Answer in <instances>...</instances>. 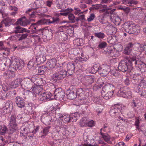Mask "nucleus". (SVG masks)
Returning a JSON list of instances; mask_svg holds the SVG:
<instances>
[{
    "mask_svg": "<svg viewBox=\"0 0 146 146\" xmlns=\"http://www.w3.org/2000/svg\"><path fill=\"white\" fill-rule=\"evenodd\" d=\"M9 132L8 137L9 138L13 137V134L17 129V125L16 122V115H11L9 121Z\"/></svg>",
    "mask_w": 146,
    "mask_h": 146,
    "instance_id": "obj_3",
    "label": "nucleus"
},
{
    "mask_svg": "<svg viewBox=\"0 0 146 146\" xmlns=\"http://www.w3.org/2000/svg\"><path fill=\"white\" fill-rule=\"evenodd\" d=\"M67 75L66 71L64 70H62L53 74L51 76V79L56 82H58L66 77Z\"/></svg>",
    "mask_w": 146,
    "mask_h": 146,
    "instance_id": "obj_4",
    "label": "nucleus"
},
{
    "mask_svg": "<svg viewBox=\"0 0 146 146\" xmlns=\"http://www.w3.org/2000/svg\"><path fill=\"white\" fill-rule=\"evenodd\" d=\"M9 9L11 10L14 11L12 12L11 14L12 15H15L17 13L16 11L18 10V8L15 6H10L9 7Z\"/></svg>",
    "mask_w": 146,
    "mask_h": 146,
    "instance_id": "obj_51",
    "label": "nucleus"
},
{
    "mask_svg": "<svg viewBox=\"0 0 146 146\" xmlns=\"http://www.w3.org/2000/svg\"><path fill=\"white\" fill-rule=\"evenodd\" d=\"M38 65L35 58H33L30 60L27 65L28 68L31 70L36 69Z\"/></svg>",
    "mask_w": 146,
    "mask_h": 146,
    "instance_id": "obj_15",
    "label": "nucleus"
},
{
    "mask_svg": "<svg viewBox=\"0 0 146 146\" xmlns=\"http://www.w3.org/2000/svg\"><path fill=\"white\" fill-rule=\"evenodd\" d=\"M73 86L70 87L69 90H68L66 92L67 98L70 100H73L77 96V90L75 88L71 90Z\"/></svg>",
    "mask_w": 146,
    "mask_h": 146,
    "instance_id": "obj_11",
    "label": "nucleus"
},
{
    "mask_svg": "<svg viewBox=\"0 0 146 146\" xmlns=\"http://www.w3.org/2000/svg\"><path fill=\"white\" fill-rule=\"evenodd\" d=\"M125 92V98H130L132 96V94L131 92V90L128 87L126 90Z\"/></svg>",
    "mask_w": 146,
    "mask_h": 146,
    "instance_id": "obj_44",
    "label": "nucleus"
},
{
    "mask_svg": "<svg viewBox=\"0 0 146 146\" xmlns=\"http://www.w3.org/2000/svg\"><path fill=\"white\" fill-rule=\"evenodd\" d=\"M137 92L141 96L146 98V89H137Z\"/></svg>",
    "mask_w": 146,
    "mask_h": 146,
    "instance_id": "obj_40",
    "label": "nucleus"
},
{
    "mask_svg": "<svg viewBox=\"0 0 146 146\" xmlns=\"http://www.w3.org/2000/svg\"><path fill=\"white\" fill-rule=\"evenodd\" d=\"M75 68V67L74 63L71 62L68 64L67 68L68 72L69 75H71L74 72Z\"/></svg>",
    "mask_w": 146,
    "mask_h": 146,
    "instance_id": "obj_22",
    "label": "nucleus"
},
{
    "mask_svg": "<svg viewBox=\"0 0 146 146\" xmlns=\"http://www.w3.org/2000/svg\"><path fill=\"white\" fill-rule=\"evenodd\" d=\"M140 27L137 25H135L134 23V25H133V28L129 32V34L137 35V34L140 32Z\"/></svg>",
    "mask_w": 146,
    "mask_h": 146,
    "instance_id": "obj_23",
    "label": "nucleus"
},
{
    "mask_svg": "<svg viewBox=\"0 0 146 146\" xmlns=\"http://www.w3.org/2000/svg\"><path fill=\"white\" fill-rule=\"evenodd\" d=\"M15 30L14 31L15 33H23L24 32L29 33L30 31L27 30V29L25 28H22L20 26H17L15 27Z\"/></svg>",
    "mask_w": 146,
    "mask_h": 146,
    "instance_id": "obj_27",
    "label": "nucleus"
},
{
    "mask_svg": "<svg viewBox=\"0 0 146 146\" xmlns=\"http://www.w3.org/2000/svg\"><path fill=\"white\" fill-rule=\"evenodd\" d=\"M116 87L118 89L120 88V89L118 90L117 92V95L118 96L125 98V90L127 88V87L125 86L123 87H121L122 85L121 84L116 85Z\"/></svg>",
    "mask_w": 146,
    "mask_h": 146,
    "instance_id": "obj_17",
    "label": "nucleus"
},
{
    "mask_svg": "<svg viewBox=\"0 0 146 146\" xmlns=\"http://www.w3.org/2000/svg\"><path fill=\"white\" fill-rule=\"evenodd\" d=\"M40 3L39 1H35L33 4L31 6L32 9H29L28 10L26 11V13L27 14H29L32 17H33L35 16V15H36L37 13H44V12H46L47 9L45 7H41L40 9H39V11L37 12L36 11H35L31 12L33 9L36 10L38 9H39L40 7Z\"/></svg>",
    "mask_w": 146,
    "mask_h": 146,
    "instance_id": "obj_2",
    "label": "nucleus"
},
{
    "mask_svg": "<svg viewBox=\"0 0 146 146\" xmlns=\"http://www.w3.org/2000/svg\"><path fill=\"white\" fill-rule=\"evenodd\" d=\"M39 97H38L39 100L41 101H43L47 100L46 97V95H45L44 93L40 94L39 96Z\"/></svg>",
    "mask_w": 146,
    "mask_h": 146,
    "instance_id": "obj_57",
    "label": "nucleus"
},
{
    "mask_svg": "<svg viewBox=\"0 0 146 146\" xmlns=\"http://www.w3.org/2000/svg\"><path fill=\"white\" fill-rule=\"evenodd\" d=\"M68 18L70 21V22L71 23H74L76 22V18L73 14L70 13L68 16Z\"/></svg>",
    "mask_w": 146,
    "mask_h": 146,
    "instance_id": "obj_41",
    "label": "nucleus"
},
{
    "mask_svg": "<svg viewBox=\"0 0 146 146\" xmlns=\"http://www.w3.org/2000/svg\"><path fill=\"white\" fill-rule=\"evenodd\" d=\"M25 101L24 99L20 96H17L15 98V102L16 104H18L21 102H24Z\"/></svg>",
    "mask_w": 146,
    "mask_h": 146,
    "instance_id": "obj_56",
    "label": "nucleus"
},
{
    "mask_svg": "<svg viewBox=\"0 0 146 146\" xmlns=\"http://www.w3.org/2000/svg\"><path fill=\"white\" fill-rule=\"evenodd\" d=\"M74 10H75V11H74V13L76 15L78 14H80L84 12V11L81 12V10L78 8H74Z\"/></svg>",
    "mask_w": 146,
    "mask_h": 146,
    "instance_id": "obj_63",
    "label": "nucleus"
},
{
    "mask_svg": "<svg viewBox=\"0 0 146 146\" xmlns=\"http://www.w3.org/2000/svg\"><path fill=\"white\" fill-rule=\"evenodd\" d=\"M87 126L90 127H92L94 125V121L93 120H90L88 119V122L87 123Z\"/></svg>",
    "mask_w": 146,
    "mask_h": 146,
    "instance_id": "obj_62",
    "label": "nucleus"
},
{
    "mask_svg": "<svg viewBox=\"0 0 146 146\" xmlns=\"http://www.w3.org/2000/svg\"><path fill=\"white\" fill-rule=\"evenodd\" d=\"M132 50L130 48H129L126 47L124 50V53L126 54L129 55L131 54V53Z\"/></svg>",
    "mask_w": 146,
    "mask_h": 146,
    "instance_id": "obj_54",
    "label": "nucleus"
},
{
    "mask_svg": "<svg viewBox=\"0 0 146 146\" xmlns=\"http://www.w3.org/2000/svg\"><path fill=\"white\" fill-rule=\"evenodd\" d=\"M114 17H115V25H120L121 22L122 21V19H121L118 15H117L116 17L115 16Z\"/></svg>",
    "mask_w": 146,
    "mask_h": 146,
    "instance_id": "obj_48",
    "label": "nucleus"
},
{
    "mask_svg": "<svg viewBox=\"0 0 146 146\" xmlns=\"http://www.w3.org/2000/svg\"><path fill=\"white\" fill-rule=\"evenodd\" d=\"M22 81V79L20 78H18L14 80L10 84V86L11 88H15L19 87L21 84Z\"/></svg>",
    "mask_w": 146,
    "mask_h": 146,
    "instance_id": "obj_18",
    "label": "nucleus"
},
{
    "mask_svg": "<svg viewBox=\"0 0 146 146\" xmlns=\"http://www.w3.org/2000/svg\"><path fill=\"white\" fill-rule=\"evenodd\" d=\"M55 90L53 91L54 98L55 97L56 100H61L64 97L65 93L64 91L60 88L56 89L53 86Z\"/></svg>",
    "mask_w": 146,
    "mask_h": 146,
    "instance_id": "obj_6",
    "label": "nucleus"
},
{
    "mask_svg": "<svg viewBox=\"0 0 146 146\" xmlns=\"http://www.w3.org/2000/svg\"><path fill=\"white\" fill-rule=\"evenodd\" d=\"M57 7L59 9H60L61 10L60 11V12L62 11H68L69 9V8H68L67 9H65V5H64L62 4H56Z\"/></svg>",
    "mask_w": 146,
    "mask_h": 146,
    "instance_id": "obj_39",
    "label": "nucleus"
},
{
    "mask_svg": "<svg viewBox=\"0 0 146 146\" xmlns=\"http://www.w3.org/2000/svg\"><path fill=\"white\" fill-rule=\"evenodd\" d=\"M133 25H134V23L131 22L127 21L123 24L121 25V27L126 32L129 34V32L133 28Z\"/></svg>",
    "mask_w": 146,
    "mask_h": 146,
    "instance_id": "obj_16",
    "label": "nucleus"
},
{
    "mask_svg": "<svg viewBox=\"0 0 146 146\" xmlns=\"http://www.w3.org/2000/svg\"><path fill=\"white\" fill-rule=\"evenodd\" d=\"M50 127L48 126L44 128L42 132H41L42 133V135L41 136V137H44L49 132V129Z\"/></svg>",
    "mask_w": 146,
    "mask_h": 146,
    "instance_id": "obj_47",
    "label": "nucleus"
},
{
    "mask_svg": "<svg viewBox=\"0 0 146 146\" xmlns=\"http://www.w3.org/2000/svg\"><path fill=\"white\" fill-rule=\"evenodd\" d=\"M129 66V67L132 70L133 68V65L134 64L137 67L138 63H140V60H139V56H134L131 58L129 60H126Z\"/></svg>",
    "mask_w": 146,
    "mask_h": 146,
    "instance_id": "obj_9",
    "label": "nucleus"
},
{
    "mask_svg": "<svg viewBox=\"0 0 146 146\" xmlns=\"http://www.w3.org/2000/svg\"><path fill=\"white\" fill-rule=\"evenodd\" d=\"M88 119L86 117L83 118L80 120V125L81 127H86Z\"/></svg>",
    "mask_w": 146,
    "mask_h": 146,
    "instance_id": "obj_32",
    "label": "nucleus"
},
{
    "mask_svg": "<svg viewBox=\"0 0 146 146\" xmlns=\"http://www.w3.org/2000/svg\"><path fill=\"white\" fill-rule=\"evenodd\" d=\"M34 86V84L32 81L29 78H26L23 80L21 86L25 89H28V90L31 91Z\"/></svg>",
    "mask_w": 146,
    "mask_h": 146,
    "instance_id": "obj_10",
    "label": "nucleus"
},
{
    "mask_svg": "<svg viewBox=\"0 0 146 146\" xmlns=\"http://www.w3.org/2000/svg\"><path fill=\"white\" fill-rule=\"evenodd\" d=\"M83 84L86 87L91 85L94 81V76H86L83 78Z\"/></svg>",
    "mask_w": 146,
    "mask_h": 146,
    "instance_id": "obj_13",
    "label": "nucleus"
},
{
    "mask_svg": "<svg viewBox=\"0 0 146 146\" xmlns=\"http://www.w3.org/2000/svg\"><path fill=\"white\" fill-rule=\"evenodd\" d=\"M128 4L127 5L129 6H131L132 4L136 5L137 3V2L136 1L133 0H129V2H127Z\"/></svg>",
    "mask_w": 146,
    "mask_h": 146,
    "instance_id": "obj_61",
    "label": "nucleus"
},
{
    "mask_svg": "<svg viewBox=\"0 0 146 146\" xmlns=\"http://www.w3.org/2000/svg\"><path fill=\"white\" fill-rule=\"evenodd\" d=\"M102 67V65H100L99 64H95L93 66V68L92 69L93 71L95 73L98 72H99V70L101 69V68Z\"/></svg>",
    "mask_w": 146,
    "mask_h": 146,
    "instance_id": "obj_36",
    "label": "nucleus"
},
{
    "mask_svg": "<svg viewBox=\"0 0 146 146\" xmlns=\"http://www.w3.org/2000/svg\"><path fill=\"white\" fill-rule=\"evenodd\" d=\"M20 135L21 136L26 137V135L29 132V129L28 127H25L24 126L21 127Z\"/></svg>",
    "mask_w": 146,
    "mask_h": 146,
    "instance_id": "obj_28",
    "label": "nucleus"
},
{
    "mask_svg": "<svg viewBox=\"0 0 146 146\" xmlns=\"http://www.w3.org/2000/svg\"><path fill=\"white\" fill-rule=\"evenodd\" d=\"M41 89L40 87H33L30 91L35 94V96H39V94L41 92Z\"/></svg>",
    "mask_w": 146,
    "mask_h": 146,
    "instance_id": "obj_26",
    "label": "nucleus"
},
{
    "mask_svg": "<svg viewBox=\"0 0 146 146\" xmlns=\"http://www.w3.org/2000/svg\"><path fill=\"white\" fill-rule=\"evenodd\" d=\"M102 7L103 5L101 4L93 5H92V6L90 8V9L91 10H97L99 9L102 8Z\"/></svg>",
    "mask_w": 146,
    "mask_h": 146,
    "instance_id": "obj_45",
    "label": "nucleus"
},
{
    "mask_svg": "<svg viewBox=\"0 0 146 146\" xmlns=\"http://www.w3.org/2000/svg\"><path fill=\"white\" fill-rule=\"evenodd\" d=\"M17 23L23 26H25L29 24V22L28 21L27 19H26L25 17H23L19 19L17 21Z\"/></svg>",
    "mask_w": 146,
    "mask_h": 146,
    "instance_id": "obj_21",
    "label": "nucleus"
},
{
    "mask_svg": "<svg viewBox=\"0 0 146 146\" xmlns=\"http://www.w3.org/2000/svg\"><path fill=\"white\" fill-rule=\"evenodd\" d=\"M121 106L119 104H116L111 107V109L110 111V115L112 117H115L119 116L121 114Z\"/></svg>",
    "mask_w": 146,
    "mask_h": 146,
    "instance_id": "obj_5",
    "label": "nucleus"
},
{
    "mask_svg": "<svg viewBox=\"0 0 146 146\" xmlns=\"http://www.w3.org/2000/svg\"><path fill=\"white\" fill-rule=\"evenodd\" d=\"M72 118H73L72 117H70V116L68 115H65L64 116L63 118L61 119V120L64 123H67L68 122H72Z\"/></svg>",
    "mask_w": 146,
    "mask_h": 146,
    "instance_id": "obj_35",
    "label": "nucleus"
},
{
    "mask_svg": "<svg viewBox=\"0 0 146 146\" xmlns=\"http://www.w3.org/2000/svg\"><path fill=\"white\" fill-rule=\"evenodd\" d=\"M119 52L116 49L111 48L110 53V55L111 56L116 57L119 56Z\"/></svg>",
    "mask_w": 146,
    "mask_h": 146,
    "instance_id": "obj_31",
    "label": "nucleus"
},
{
    "mask_svg": "<svg viewBox=\"0 0 146 146\" xmlns=\"http://www.w3.org/2000/svg\"><path fill=\"white\" fill-rule=\"evenodd\" d=\"M60 19L58 17H51L49 19H42L35 23V25L34 26L33 33H36L37 31L40 30L38 25H49L51 23L56 24L58 23Z\"/></svg>",
    "mask_w": 146,
    "mask_h": 146,
    "instance_id": "obj_1",
    "label": "nucleus"
},
{
    "mask_svg": "<svg viewBox=\"0 0 146 146\" xmlns=\"http://www.w3.org/2000/svg\"><path fill=\"white\" fill-rule=\"evenodd\" d=\"M107 45V43L105 42H100L98 46L99 48L102 49L104 48Z\"/></svg>",
    "mask_w": 146,
    "mask_h": 146,
    "instance_id": "obj_53",
    "label": "nucleus"
},
{
    "mask_svg": "<svg viewBox=\"0 0 146 146\" xmlns=\"http://www.w3.org/2000/svg\"><path fill=\"white\" fill-rule=\"evenodd\" d=\"M78 96L79 99L80 100H84L86 99V98L84 92L82 89H79L77 90V96Z\"/></svg>",
    "mask_w": 146,
    "mask_h": 146,
    "instance_id": "obj_24",
    "label": "nucleus"
},
{
    "mask_svg": "<svg viewBox=\"0 0 146 146\" xmlns=\"http://www.w3.org/2000/svg\"><path fill=\"white\" fill-rule=\"evenodd\" d=\"M113 93L112 92H104L103 91H102V96L106 100H108L111 98L112 96Z\"/></svg>",
    "mask_w": 146,
    "mask_h": 146,
    "instance_id": "obj_29",
    "label": "nucleus"
},
{
    "mask_svg": "<svg viewBox=\"0 0 146 146\" xmlns=\"http://www.w3.org/2000/svg\"><path fill=\"white\" fill-rule=\"evenodd\" d=\"M114 48L116 49L119 52L120 51L122 50L123 46L119 44H117L115 45Z\"/></svg>",
    "mask_w": 146,
    "mask_h": 146,
    "instance_id": "obj_55",
    "label": "nucleus"
},
{
    "mask_svg": "<svg viewBox=\"0 0 146 146\" xmlns=\"http://www.w3.org/2000/svg\"><path fill=\"white\" fill-rule=\"evenodd\" d=\"M38 80V86H42L46 83V82L44 78L42 77H41L40 78L37 80Z\"/></svg>",
    "mask_w": 146,
    "mask_h": 146,
    "instance_id": "obj_52",
    "label": "nucleus"
},
{
    "mask_svg": "<svg viewBox=\"0 0 146 146\" xmlns=\"http://www.w3.org/2000/svg\"><path fill=\"white\" fill-rule=\"evenodd\" d=\"M57 7L59 9H60L61 10L60 11V12L62 11H68L69 9V8H68L67 9H65V5H64L62 4H56Z\"/></svg>",
    "mask_w": 146,
    "mask_h": 146,
    "instance_id": "obj_38",
    "label": "nucleus"
},
{
    "mask_svg": "<svg viewBox=\"0 0 146 146\" xmlns=\"http://www.w3.org/2000/svg\"><path fill=\"white\" fill-rule=\"evenodd\" d=\"M129 66L127 60H122L119 63L118 68L119 71L123 72H130L131 70Z\"/></svg>",
    "mask_w": 146,
    "mask_h": 146,
    "instance_id": "obj_7",
    "label": "nucleus"
},
{
    "mask_svg": "<svg viewBox=\"0 0 146 146\" xmlns=\"http://www.w3.org/2000/svg\"><path fill=\"white\" fill-rule=\"evenodd\" d=\"M5 60H5L6 62L4 63L3 65H4L5 66H11V63L12 61L9 58H6Z\"/></svg>",
    "mask_w": 146,
    "mask_h": 146,
    "instance_id": "obj_58",
    "label": "nucleus"
},
{
    "mask_svg": "<svg viewBox=\"0 0 146 146\" xmlns=\"http://www.w3.org/2000/svg\"><path fill=\"white\" fill-rule=\"evenodd\" d=\"M100 134L102 136V138L105 141L108 143H110V137L109 135L107 133H104L101 132L100 133Z\"/></svg>",
    "mask_w": 146,
    "mask_h": 146,
    "instance_id": "obj_30",
    "label": "nucleus"
},
{
    "mask_svg": "<svg viewBox=\"0 0 146 146\" xmlns=\"http://www.w3.org/2000/svg\"><path fill=\"white\" fill-rule=\"evenodd\" d=\"M8 131L7 128L6 126L4 125L1 126L0 134L4 135Z\"/></svg>",
    "mask_w": 146,
    "mask_h": 146,
    "instance_id": "obj_33",
    "label": "nucleus"
},
{
    "mask_svg": "<svg viewBox=\"0 0 146 146\" xmlns=\"http://www.w3.org/2000/svg\"><path fill=\"white\" fill-rule=\"evenodd\" d=\"M146 89V81L144 80H141L137 87V89Z\"/></svg>",
    "mask_w": 146,
    "mask_h": 146,
    "instance_id": "obj_37",
    "label": "nucleus"
},
{
    "mask_svg": "<svg viewBox=\"0 0 146 146\" xmlns=\"http://www.w3.org/2000/svg\"><path fill=\"white\" fill-rule=\"evenodd\" d=\"M4 103V106L3 108L4 112L5 113H10L13 109V104L12 102L10 100H8Z\"/></svg>",
    "mask_w": 146,
    "mask_h": 146,
    "instance_id": "obj_12",
    "label": "nucleus"
},
{
    "mask_svg": "<svg viewBox=\"0 0 146 146\" xmlns=\"http://www.w3.org/2000/svg\"><path fill=\"white\" fill-rule=\"evenodd\" d=\"M113 86L111 84H107L105 85L102 88V91L104 92H112L113 93L114 90H113Z\"/></svg>",
    "mask_w": 146,
    "mask_h": 146,
    "instance_id": "obj_19",
    "label": "nucleus"
},
{
    "mask_svg": "<svg viewBox=\"0 0 146 146\" xmlns=\"http://www.w3.org/2000/svg\"><path fill=\"white\" fill-rule=\"evenodd\" d=\"M111 49V48L110 47L105 48L104 50L102 51V52L104 54H106L110 55V53Z\"/></svg>",
    "mask_w": 146,
    "mask_h": 146,
    "instance_id": "obj_60",
    "label": "nucleus"
},
{
    "mask_svg": "<svg viewBox=\"0 0 146 146\" xmlns=\"http://www.w3.org/2000/svg\"><path fill=\"white\" fill-rule=\"evenodd\" d=\"M146 67L145 64L144 63L141 61L140 60V63H138V65L137 66V67H138V70H144V68Z\"/></svg>",
    "mask_w": 146,
    "mask_h": 146,
    "instance_id": "obj_46",
    "label": "nucleus"
},
{
    "mask_svg": "<svg viewBox=\"0 0 146 146\" xmlns=\"http://www.w3.org/2000/svg\"><path fill=\"white\" fill-rule=\"evenodd\" d=\"M18 107L20 108H22L25 106V102H21L18 104H16Z\"/></svg>",
    "mask_w": 146,
    "mask_h": 146,
    "instance_id": "obj_64",
    "label": "nucleus"
},
{
    "mask_svg": "<svg viewBox=\"0 0 146 146\" xmlns=\"http://www.w3.org/2000/svg\"><path fill=\"white\" fill-rule=\"evenodd\" d=\"M35 58L38 65L43 63L46 59L45 56L42 54L37 56Z\"/></svg>",
    "mask_w": 146,
    "mask_h": 146,
    "instance_id": "obj_25",
    "label": "nucleus"
},
{
    "mask_svg": "<svg viewBox=\"0 0 146 146\" xmlns=\"http://www.w3.org/2000/svg\"><path fill=\"white\" fill-rule=\"evenodd\" d=\"M135 46L137 48V51L139 52L140 53L143 52L142 44L137 43L136 44H135Z\"/></svg>",
    "mask_w": 146,
    "mask_h": 146,
    "instance_id": "obj_43",
    "label": "nucleus"
},
{
    "mask_svg": "<svg viewBox=\"0 0 146 146\" xmlns=\"http://www.w3.org/2000/svg\"><path fill=\"white\" fill-rule=\"evenodd\" d=\"M23 63L18 59H13L11 63V67L15 70L21 69L23 67Z\"/></svg>",
    "mask_w": 146,
    "mask_h": 146,
    "instance_id": "obj_8",
    "label": "nucleus"
},
{
    "mask_svg": "<svg viewBox=\"0 0 146 146\" xmlns=\"http://www.w3.org/2000/svg\"><path fill=\"white\" fill-rule=\"evenodd\" d=\"M94 35L95 36L100 38L103 39L105 36V35L103 33L101 32L98 33H95Z\"/></svg>",
    "mask_w": 146,
    "mask_h": 146,
    "instance_id": "obj_49",
    "label": "nucleus"
},
{
    "mask_svg": "<svg viewBox=\"0 0 146 146\" xmlns=\"http://www.w3.org/2000/svg\"><path fill=\"white\" fill-rule=\"evenodd\" d=\"M56 61L55 59H52L48 61L46 64V68L49 69L54 68L56 64Z\"/></svg>",
    "mask_w": 146,
    "mask_h": 146,
    "instance_id": "obj_20",
    "label": "nucleus"
},
{
    "mask_svg": "<svg viewBox=\"0 0 146 146\" xmlns=\"http://www.w3.org/2000/svg\"><path fill=\"white\" fill-rule=\"evenodd\" d=\"M98 73L101 76H105L107 75L110 71V67L107 64H103Z\"/></svg>",
    "mask_w": 146,
    "mask_h": 146,
    "instance_id": "obj_14",
    "label": "nucleus"
},
{
    "mask_svg": "<svg viewBox=\"0 0 146 146\" xmlns=\"http://www.w3.org/2000/svg\"><path fill=\"white\" fill-rule=\"evenodd\" d=\"M37 68L36 70H38V73L40 74H43L46 70L45 66H42L39 67L37 66Z\"/></svg>",
    "mask_w": 146,
    "mask_h": 146,
    "instance_id": "obj_34",
    "label": "nucleus"
},
{
    "mask_svg": "<svg viewBox=\"0 0 146 146\" xmlns=\"http://www.w3.org/2000/svg\"><path fill=\"white\" fill-rule=\"evenodd\" d=\"M95 17V15L93 13H92L87 19L88 22H90L93 20Z\"/></svg>",
    "mask_w": 146,
    "mask_h": 146,
    "instance_id": "obj_59",
    "label": "nucleus"
},
{
    "mask_svg": "<svg viewBox=\"0 0 146 146\" xmlns=\"http://www.w3.org/2000/svg\"><path fill=\"white\" fill-rule=\"evenodd\" d=\"M28 34L27 33H26L19 35L17 34L16 36L19 38V40H20L26 38L28 36Z\"/></svg>",
    "mask_w": 146,
    "mask_h": 146,
    "instance_id": "obj_50",
    "label": "nucleus"
},
{
    "mask_svg": "<svg viewBox=\"0 0 146 146\" xmlns=\"http://www.w3.org/2000/svg\"><path fill=\"white\" fill-rule=\"evenodd\" d=\"M44 93L46 95V97L47 100H50L54 98L53 93H51L50 92H46Z\"/></svg>",
    "mask_w": 146,
    "mask_h": 146,
    "instance_id": "obj_42",
    "label": "nucleus"
}]
</instances>
